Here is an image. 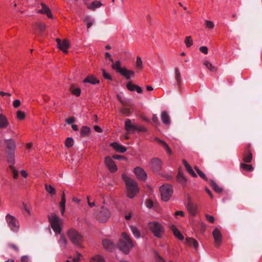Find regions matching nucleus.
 <instances>
[{
    "instance_id": "obj_1",
    "label": "nucleus",
    "mask_w": 262,
    "mask_h": 262,
    "mask_svg": "<svg viewBox=\"0 0 262 262\" xmlns=\"http://www.w3.org/2000/svg\"><path fill=\"white\" fill-rule=\"evenodd\" d=\"M122 178L125 183L127 197L130 199L134 198L140 191L138 183L135 180L125 174L122 175Z\"/></svg>"
},
{
    "instance_id": "obj_2",
    "label": "nucleus",
    "mask_w": 262,
    "mask_h": 262,
    "mask_svg": "<svg viewBox=\"0 0 262 262\" xmlns=\"http://www.w3.org/2000/svg\"><path fill=\"white\" fill-rule=\"evenodd\" d=\"M118 246L120 250L122 251L125 254H128L134 244L129 235L125 232H123L121 234V238L120 239Z\"/></svg>"
},
{
    "instance_id": "obj_3",
    "label": "nucleus",
    "mask_w": 262,
    "mask_h": 262,
    "mask_svg": "<svg viewBox=\"0 0 262 262\" xmlns=\"http://www.w3.org/2000/svg\"><path fill=\"white\" fill-rule=\"evenodd\" d=\"M147 226L154 236L158 238H161L164 236L165 229L159 222L156 221L149 222L147 224Z\"/></svg>"
},
{
    "instance_id": "obj_4",
    "label": "nucleus",
    "mask_w": 262,
    "mask_h": 262,
    "mask_svg": "<svg viewBox=\"0 0 262 262\" xmlns=\"http://www.w3.org/2000/svg\"><path fill=\"white\" fill-rule=\"evenodd\" d=\"M49 220L51 226L56 234H60L62 226V220L56 214L52 213L49 215Z\"/></svg>"
},
{
    "instance_id": "obj_5",
    "label": "nucleus",
    "mask_w": 262,
    "mask_h": 262,
    "mask_svg": "<svg viewBox=\"0 0 262 262\" xmlns=\"http://www.w3.org/2000/svg\"><path fill=\"white\" fill-rule=\"evenodd\" d=\"M161 199L163 201L167 202L173 194V189L171 185L169 184L163 185L160 188Z\"/></svg>"
},
{
    "instance_id": "obj_6",
    "label": "nucleus",
    "mask_w": 262,
    "mask_h": 262,
    "mask_svg": "<svg viewBox=\"0 0 262 262\" xmlns=\"http://www.w3.org/2000/svg\"><path fill=\"white\" fill-rule=\"evenodd\" d=\"M6 220L8 227L12 231L17 232L18 230L19 224L16 217L12 215L8 214L6 216Z\"/></svg>"
},
{
    "instance_id": "obj_7",
    "label": "nucleus",
    "mask_w": 262,
    "mask_h": 262,
    "mask_svg": "<svg viewBox=\"0 0 262 262\" xmlns=\"http://www.w3.org/2000/svg\"><path fill=\"white\" fill-rule=\"evenodd\" d=\"M68 236L72 243L75 245L79 244L82 241V235L74 229H71L68 231Z\"/></svg>"
},
{
    "instance_id": "obj_8",
    "label": "nucleus",
    "mask_w": 262,
    "mask_h": 262,
    "mask_svg": "<svg viewBox=\"0 0 262 262\" xmlns=\"http://www.w3.org/2000/svg\"><path fill=\"white\" fill-rule=\"evenodd\" d=\"M6 143L7 144V148L10 151L9 153L10 160H9V162H11L12 164H14L13 151L15 148V142L13 139H11L6 140Z\"/></svg>"
},
{
    "instance_id": "obj_9",
    "label": "nucleus",
    "mask_w": 262,
    "mask_h": 262,
    "mask_svg": "<svg viewBox=\"0 0 262 262\" xmlns=\"http://www.w3.org/2000/svg\"><path fill=\"white\" fill-rule=\"evenodd\" d=\"M162 162L158 158H154L150 161V167L153 171H158L162 167Z\"/></svg>"
},
{
    "instance_id": "obj_10",
    "label": "nucleus",
    "mask_w": 262,
    "mask_h": 262,
    "mask_svg": "<svg viewBox=\"0 0 262 262\" xmlns=\"http://www.w3.org/2000/svg\"><path fill=\"white\" fill-rule=\"evenodd\" d=\"M56 41L57 43L58 48L63 53H67L68 49L70 47L69 41L66 39L61 41L59 38H57Z\"/></svg>"
},
{
    "instance_id": "obj_11",
    "label": "nucleus",
    "mask_w": 262,
    "mask_h": 262,
    "mask_svg": "<svg viewBox=\"0 0 262 262\" xmlns=\"http://www.w3.org/2000/svg\"><path fill=\"white\" fill-rule=\"evenodd\" d=\"M215 246L218 247L221 245L222 242V235L221 231L217 228H215L212 232Z\"/></svg>"
},
{
    "instance_id": "obj_12",
    "label": "nucleus",
    "mask_w": 262,
    "mask_h": 262,
    "mask_svg": "<svg viewBox=\"0 0 262 262\" xmlns=\"http://www.w3.org/2000/svg\"><path fill=\"white\" fill-rule=\"evenodd\" d=\"M104 162L106 166L111 172H113L117 171V167L110 157H106L104 159Z\"/></svg>"
},
{
    "instance_id": "obj_13",
    "label": "nucleus",
    "mask_w": 262,
    "mask_h": 262,
    "mask_svg": "<svg viewBox=\"0 0 262 262\" xmlns=\"http://www.w3.org/2000/svg\"><path fill=\"white\" fill-rule=\"evenodd\" d=\"M110 217V212L109 210L107 209L102 208L99 214L98 219L100 222L105 223L108 221Z\"/></svg>"
},
{
    "instance_id": "obj_14",
    "label": "nucleus",
    "mask_w": 262,
    "mask_h": 262,
    "mask_svg": "<svg viewBox=\"0 0 262 262\" xmlns=\"http://www.w3.org/2000/svg\"><path fill=\"white\" fill-rule=\"evenodd\" d=\"M134 172L139 179L142 181L146 180L147 178V174L142 168L140 167H137L134 168Z\"/></svg>"
},
{
    "instance_id": "obj_15",
    "label": "nucleus",
    "mask_w": 262,
    "mask_h": 262,
    "mask_svg": "<svg viewBox=\"0 0 262 262\" xmlns=\"http://www.w3.org/2000/svg\"><path fill=\"white\" fill-rule=\"evenodd\" d=\"M155 140L159 143V145L166 151L168 155H171L172 154V151L170 147L164 140H161L158 138H156Z\"/></svg>"
},
{
    "instance_id": "obj_16",
    "label": "nucleus",
    "mask_w": 262,
    "mask_h": 262,
    "mask_svg": "<svg viewBox=\"0 0 262 262\" xmlns=\"http://www.w3.org/2000/svg\"><path fill=\"white\" fill-rule=\"evenodd\" d=\"M41 6L42 8L38 11V13L40 14H46L49 18H52L53 15L49 8L43 3H41Z\"/></svg>"
},
{
    "instance_id": "obj_17",
    "label": "nucleus",
    "mask_w": 262,
    "mask_h": 262,
    "mask_svg": "<svg viewBox=\"0 0 262 262\" xmlns=\"http://www.w3.org/2000/svg\"><path fill=\"white\" fill-rule=\"evenodd\" d=\"M137 125L132 123L130 119H127L125 122V129L128 133H133L136 130Z\"/></svg>"
},
{
    "instance_id": "obj_18",
    "label": "nucleus",
    "mask_w": 262,
    "mask_h": 262,
    "mask_svg": "<svg viewBox=\"0 0 262 262\" xmlns=\"http://www.w3.org/2000/svg\"><path fill=\"white\" fill-rule=\"evenodd\" d=\"M126 88L130 91H136L139 94H142L143 93V90L140 86L133 84L131 82H129L127 83Z\"/></svg>"
},
{
    "instance_id": "obj_19",
    "label": "nucleus",
    "mask_w": 262,
    "mask_h": 262,
    "mask_svg": "<svg viewBox=\"0 0 262 262\" xmlns=\"http://www.w3.org/2000/svg\"><path fill=\"white\" fill-rule=\"evenodd\" d=\"M102 244L104 248L108 251H112L116 247L115 244L113 242L107 239H104L102 241Z\"/></svg>"
},
{
    "instance_id": "obj_20",
    "label": "nucleus",
    "mask_w": 262,
    "mask_h": 262,
    "mask_svg": "<svg viewBox=\"0 0 262 262\" xmlns=\"http://www.w3.org/2000/svg\"><path fill=\"white\" fill-rule=\"evenodd\" d=\"M110 146H112L116 151L121 153H124L127 150L125 147L119 144L117 142L112 143L110 144Z\"/></svg>"
},
{
    "instance_id": "obj_21",
    "label": "nucleus",
    "mask_w": 262,
    "mask_h": 262,
    "mask_svg": "<svg viewBox=\"0 0 262 262\" xmlns=\"http://www.w3.org/2000/svg\"><path fill=\"white\" fill-rule=\"evenodd\" d=\"M86 5L87 8L92 11H95L97 8H99L103 5V4L100 2V1H94L92 2L91 4H86Z\"/></svg>"
},
{
    "instance_id": "obj_22",
    "label": "nucleus",
    "mask_w": 262,
    "mask_h": 262,
    "mask_svg": "<svg viewBox=\"0 0 262 262\" xmlns=\"http://www.w3.org/2000/svg\"><path fill=\"white\" fill-rule=\"evenodd\" d=\"M120 73L127 79L134 77L135 76V73L134 71L128 70L125 68H123Z\"/></svg>"
},
{
    "instance_id": "obj_23",
    "label": "nucleus",
    "mask_w": 262,
    "mask_h": 262,
    "mask_svg": "<svg viewBox=\"0 0 262 262\" xmlns=\"http://www.w3.org/2000/svg\"><path fill=\"white\" fill-rule=\"evenodd\" d=\"M83 21L86 25L87 31H89L90 28L93 25L94 23V19H92L90 15H86L84 17Z\"/></svg>"
},
{
    "instance_id": "obj_24",
    "label": "nucleus",
    "mask_w": 262,
    "mask_h": 262,
    "mask_svg": "<svg viewBox=\"0 0 262 262\" xmlns=\"http://www.w3.org/2000/svg\"><path fill=\"white\" fill-rule=\"evenodd\" d=\"M161 118L162 122L165 125H169L170 123V119L169 115L166 111L161 113Z\"/></svg>"
},
{
    "instance_id": "obj_25",
    "label": "nucleus",
    "mask_w": 262,
    "mask_h": 262,
    "mask_svg": "<svg viewBox=\"0 0 262 262\" xmlns=\"http://www.w3.org/2000/svg\"><path fill=\"white\" fill-rule=\"evenodd\" d=\"M171 230L172 231L174 236L179 239L182 240L184 239V236L179 231V230L174 225H171L170 227Z\"/></svg>"
},
{
    "instance_id": "obj_26",
    "label": "nucleus",
    "mask_w": 262,
    "mask_h": 262,
    "mask_svg": "<svg viewBox=\"0 0 262 262\" xmlns=\"http://www.w3.org/2000/svg\"><path fill=\"white\" fill-rule=\"evenodd\" d=\"M9 125L6 117L3 114H0V128H5Z\"/></svg>"
},
{
    "instance_id": "obj_27",
    "label": "nucleus",
    "mask_w": 262,
    "mask_h": 262,
    "mask_svg": "<svg viewBox=\"0 0 262 262\" xmlns=\"http://www.w3.org/2000/svg\"><path fill=\"white\" fill-rule=\"evenodd\" d=\"M83 82L90 83L93 84H97L99 83V80L96 78L93 75H90L88 76L84 80Z\"/></svg>"
},
{
    "instance_id": "obj_28",
    "label": "nucleus",
    "mask_w": 262,
    "mask_h": 262,
    "mask_svg": "<svg viewBox=\"0 0 262 262\" xmlns=\"http://www.w3.org/2000/svg\"><path fill=\"white\" fill-rule=\"evenodd\" d=\"M60 238L58 241V244L61 248H65L67 245L68 241L62 234H60Z\"/></svg>"
},
{
    "instance_id": "obj_29",
    "label": "nucleus",
    "mask_w": 262,
    "mask_h": 262,
    "mask_svg": "<svg viewBox=\"0 0 262 262\" xmlns=\"http://www.w3.org/2000/svg\"><path fill=\"white\" fill-rule=\"evenodd\" d=\"M182 162L184 164V166L185 167L187 171L188 172V173L191 174L193 177H196L197 175L196 173L194 172L192 168L191 167V166L189 165V164L187 162V161L185 160H183Z\"/></svg>"
},
{
    "instance_id": "obj_30",
    "label": "nucleus",
    "mask_w": 262,
    "mask_h": 262,
    "mask_svg": "<svg viewBox=\"0 0 262 262\" xmlns=\"http://www.w3.org/2000/svg\"><path fill=\"white\" fill-rule=\"evenodd\" d=\"M177 181L183 185H185L187 183V179L184 176L183 173L179 171L177 177Z\"/></svg>"
},
{
    "instance_id": "obj_31",
    "label": "nucleus",
    "mask_w": 262,
    "mask_h": 262,
    "mask_svg": "<svg viewBox=\"0 0 262 262\" xmlns=\"http://www.w3.org/2000/svg\"><path fill=\"white\" fill-rule=\"evenodd\" d=\"M250 145L248 147V150L247 152L244 155L243 157V161L246 163H250L252 160L253 155L251 151H250L248 149Z\"/></svg>"
},
{
    "instance_id": "obj_32",
    "label": "nucleus",
    "mask_w": 262,
    "mask_h": 262,
    "mask_svg": "<svg viewBox=\"0 0 262 262\" xmlns=\"http://www.w3.org/2000/svg\"><path fill=\"white\" fill-rule=\"evenodd\" d=\"M174 71L175 79L178 84L179 85L181 82V74L180 70L178 67H176L174 69Z\"/></svg>"
},
{
    "instance_id": "obj_33",
    "label": "nucleus",
    "mask_w": 262,
    "mask_h": 262,
    "mask_svg": "<svg viewBox=\"0 0 262 262\" xmlns=\"http://www.w3.org/2000/svg\"><path fill=\"white\" fill-rule=\"evenodd\" d=\"M91 133V128L86 126H83L80 129V134L83 137L88 136Z\"/></svg>"
},
{
    "instance_id": "obj_34",
    "label": "nucleus",
    "mask_w": 262,
    "mask_h": 262,
    "mask_svg": "<svg viewBox=\"0 0 262 262\" xmlns=\"http://www.w3.org/2000/svg\"><path fill=\"white\" fill-rule=\"evenodd\" d=\"M186 243L189 246H192L194 248H197L199 246L198 242L193 238H186Z\"/></svg>"
},
{
    "instance_id": "obj_35",
    "label": "nucleus",
    "mask_w": 262,
    "mask_h": 262,
    "mask_svg": "<svg viewBox=\"0 0 262 262\" xmlns=\"http://www.w3.org/2000/svg\"><path fill=\"white\" fill-rule=\"evenodd\" d=\"M90 262H105V260L102 256L96 255L91 258Z\"/></svg>"
},
{
    "instance_id": "obj_36",
    "label": "nucleus",
    "mask_w": 262,
    "mask_h": 262,
    "mask_svg": "<svg viewBox=\"0 0 262 262\" xmlns=\"http://www.w3.org/2000/svg\"><path fill=\"white\" fill-rule=\"evenodd\" d=\"M210 184L215 192L217 193H221L222 191V188L219 187L217 184L213 180H210Z\"/></svg>"
},
{
    "instance_id": "obj_37",
    "label": "nucleus",
    "mask_w": 262,
    "mask_h": 262,
    "mask_svg": "<svg viewBox=\"0 0 262 262\" xmlns=\"http://www.w3.org/2000/svg\"><path fill=\"white\" fill-rule=\"evenodd\" d=\"M131 231L133 234V235L137 238H139L140 237V232L139 230L135 226H130Z\"/></svg>"
},
{
    "instance_id": "obj_38",
    "label": "nucleus",
    "mask_w": 262,
    "mask_h": 262,
    "mask_svg": "<svg viewBox=\"0 0 262 262\" xmlns=\"http://www.w3.org/2000/svg\"><path fill=\"white\" fill-rule=\"evenodd\" d=\"M112 68L115 70H116L118 72L120 73L121 70H122L123 68L120 67V61H117L115 63H113L112 65Z\"/></svg>"
},
{
    "instance_id": "obj_39",
    "label": "nucleus",
    "mask_w": 262,
    "mask_h": 262,
    "mask_svg": "<svg viewBox=\"0 0 262 262\" xmlns=\"http://www.w3.org/2000/svg\"><path fill=\"white\" fill-rule=\"evenodd\" d=\"M187 209L189 213L193 216L195 215L196 212V207L191 204L188 205Z\"/></svg>"
},
{
    "instance_id": "obj_40",
    "label": "nucleus",
    "mask_w": 262,
    "mask_h": 262,
    "mask_svg": "<svg viewBox=\"0 0 262 262\" xmlns=\"http://www.w3.org/2000/svg\"><path fill=\"white\" fill-rule=\"evenodd\" d=\"M185 44L187 48L190 47L193 45V40L191 36H187L184 40Z\"/></svg>"
},
{
    "instance_id": "obj_41",
    "label": "nucleus",
    "mask_w": 262,
    "mask_h": 262,
    "mask_svg": "<svg viewBox=\"0 0 262 262\" xmlns=\"http://www.w3.org/2000/svg\"><path fill=\"white\" fill-rule=\"evenodd\" d=\"M241 167L244 170L248 171H251L254 169L252 165L247 164L245 163L241 164Z\"/></svg>"
},
{
    "instance_id": "obj_42",
    "label": "nucleus",
    "mask_w": 262,
    "mask_h": 262,
    "mask_svg": "<svg viewBox=\"0 0 262 262\" xmlns=\"http://www.w3.org/2000/svg\"><path fill=\"white\" fill-rule=\"evenodd\" d=\"M204 65L210 71L213 72L216 70V68L208 61L205 60Z\"/></svg>"
},
{
    "instance_id": "obj_43",
    "label": "nucleus",
    "mask_w": 262,
    "mask_h": 262,
    "mask_svg": "<svg viewBox=\"0 0 262 262\" xmlns=\"http://www.w3.org/2000/svg\"><path fill=\"white\" fill-rule=\"evenodd\" d=\"M74 144V140L72 138L69 137L65 141V146L68 148H70Z\"/></svg>"
},
{
    "instance_id": "obj_44",
    "label": "nucleus",
    "mask_w": 262,
    "mask_h": 262,
    "mask_svg": "<svg viewBox=\"0 0 262 262\" xmlns=\"http://www.w3.org/2000/svg\"><path fill=\"white\" fill-rule=\"evenodd\" d=\"M136 67L138 70H141L143 68V62L141 58L139 56L137 57Z\"/></svg>"
},
{
    "instance_id": "obj_45",
    "label": "nucleus",
    "mask_w": 262,
    "mask_h": 262,
    "mask_svg": "<svg viewBox=\"0 0 262 262\" xmlns=\"http://www.w3.org/2000/svg\"><path fill=\"white\" fill-rule=\"evenodd\" d=\"M46 189L51 194H55L56 193L55 188L51 185H46Z\"/></svg>"
},
{
    "instance_id": "obj_46",
    "label": "nucleus",
    "mask_w": 262,
    "mask_h": 262,
    "mask_svg": "<svg viewBox=\"0 0 262 262\" xmlns=\"http://www.w3.org/2000/svg\"><path fill=\"white\" fill-rule=\"evenodd\" d=\"M82 258L83 255L80 253H77V256L73 258L72 261L73 262H79Z\"/></svg>"
},
{
    "instance_id": "obj_47",
    "label": "nucleus",
    "mask_w": 262,
    "mask_h": 262,
    "mask_svg": "<svg viewBox=\"0 0 262 262\" xmlns=\"http://www.w3.org/2000/svg\"><path fill=\"white\" fill-rule=\"evenodd\" d=\"M71 92L73 94L76 96H79L81 94V90L79 88H72Z\"/></svg>"
},
{
    "instance_id": "obj_48",
    "label": "nucleus",
    "mask_w": 262,
    "mask_h": 262,
    "mask_svg": "<svg viewBox=\"0 0 262 262\" xmlns=\"http://www.w3.org/2000/svg\"><path fill=\"white\" fill-rule=\"evenodd\" d=\"M17 117L19 120H23L25 118V114L20 111H18L16 113Z\"/></svg>"
},
{
    "instance_id": "obj_49",
    "label": "nucleus",
    "mask_w": 262,
    "mask_h": 262,
    "mask_svg": "<svg viewBox=\"0 0 262 262\" xmlns=\"http://www.w3.org/2000/svg\"><path fill=\"white\" fill-rule=\"evenodd\" d=\"M66 206V196L64 193H63L61 197V200L60 203V208H65Z\"/></svg>"
},
{
    "instance_id": "obj_50",
    "label": "nucleus",
    "mask_w": 262,
    "mask_h": 262,
    "mask_svg": "<svg viewBox=\"0 0 262 262\" xmlns=\"http://www.w3.org/2000/svg\"><path fill=\"white\" fill-rule=\"evenodd\" d=\"M102 71L103 76L105 79L108 80H112V77L107 72H106L104 69H103Z\"/></svg>"
},
{
    "instance_id": "obj_51",
    "label": "nucleus",
    "mask_w": 262,
    "mask_h": 262,
    "mask_svg": "<svg viewBox=\"0 0 262 262\" xmlns=\"http://www.w3.org/2000/svg\"><path fill=\"white\" fill-rule=\"evenodd\" d=\"M206 24L207 27L209 29H213L214 27V24L212 21L206 20Z\"/></svg>"
},
{
    "instance_id": "obj_52",
    "label": "nucleus",
    "mask_w": 262,
    "mask_h": 262,
    "mask_svg": "<svg viewBox=\"0 0 262 262\" xmlns=\"http://www.w3.org/2000/svg\"><path fill=\"white\" fill-rule=\"evenodd\" d=\"M200 51L205 54H208V48L206 46H202V47H201L199 49Z\"/></svg>"
},
{
    "instance_id": "obj_53",
    "label": "nucleus",
    "mask_w": 262,
    "mask_h": 262,
    "mask_svg": "<svg viewBox=\"0 0 262 262\" xmlns=\"http://www.w3.org/2000/svg\"><path fill=\"white\" fill-rule=\"evenodd\" d=\"M206 220L211 223H213L214 222V219L213 216L206 214Z\"/></svg>"
},
{
    "instance_id": "obj_54",
    "label": "nucleus",
    "mask_w": 262,
    "mask_h": 262,
    "mask_svg": "<svg viewBox=\"0 0 262 262\" xmlns=\"http://www.w3.org/2000/svg\"><path fill=\"white\" fill-rule=\"evenodd\" d=\"M138 132H145L147 131V129L143 126H137V128L136 130Z\"/></svg>"
},
{
    "instance_id": "obj_55",
    "label": "nucleus",
    "mask_w": 262,
    "mask_h": 262,
    "mask_svg": "<svg viewBox=\"0 0 262 262\" xmlns=\"http://www.w3.org/2000/svg\"><path fill=\"white\" fill-rule=\"evenodd\" d=\"M146 206L148 208H151L153 206V203L151 200H147L145 202Z\"/></svg>"
},
{
    "instance_id": "obj_56",
    "label": "nucleus",
    "mask_w": 262,
    "mask_h": 262,
    "mask_svg": "<svg viewBox=\"0 0 262 262\" xmlns=\"http://www.w3.org/2000/svg\"><path fill=\"white\" fill-rule=\"evenodd\" d=\"M21 262H29L30 258L27 255L23 256L20 258Z\"/></svg>"
},
{
    "instance_id": "obj_57",
    "label": "nucleus",
    "mask_w": 262,
    "mask_h": 262,
    "mask_svg": "<svg viewBox=\"0 0 262 262\" xmlns=\"http://www.w3.org/2000/svg\"><path fill=\"white\" fill-rule=\"evenodd\" d=\"M20 105V101L18 99L15 100L13 102V106L15 108H17Z\"/></svg>"
},
{
    "instance_id": "obj_58",
    "label": "nucleus",
    "mask_w": 262,
    "mask_h": 262,
    "mask_svg": "<svg viewBox=\"0 0 262 262\" xmlns=\"http://www.w3.org/2000/svg\"><path fill=\"white\" fill-rule=\"evenodd\" d=\"M197 172L199 174V175L203 179L206 180V177L204 172H203L202 171H201L200 169H197Z\"/></svg>"
},
{
    "instance_id": "obj_59",
    "label": "nucleus",
    "mask_w": 262,
    "mask_h": 262,
    "mask_svg": "<svg viewBox=\"0 0 262 262\" xmlns=\"http://www.w3.org/2000/svg\"><path fill=\"white\" fill-rule=\"evenodd\" d=\"M75 118L74 117H70L66 120V122L69 124H72L75 121Z\"/></svg>"
},
{
    "instance_id": "obj_60",
    "label": "nucleus",
    "mask_w": 262,
    "mask_h": 262,
    "mask_svg": "<svg viewBox=\"0 0 262 262\" xmlns=\"http://www.w3.org/2000/svg\"><path fill=\"white\" fill-rule=\"evenodd\" d=\"M38 26L39 29L41 31L43 30H44V29H46V25L45 23H39V24L38 25Z\"/></svg>"
},
{
    "instance_id": "obj_61",
    "label": "nucleus",
    "mask_w": 262,
    "mask_h": 262,
    "mask_svg": "<svg viewBox=\"0 0 262 262\" xmlns=\"http://www.w3.org/2000/svg\"><path fill=\"white\" fill-rule=\"evenodd\" d=\"M94 129L97 133H100L102 132V129H101V128L97 125H95L94 126Z\"/></svg>"
},
{
    "instance_id": "obj_62",
    "label": "nucleus",
    "mask_w": 262,
    "mask_h": 262,
    "mask_svg": "<svg viewBox=\"0 0 262 262\" xmlns=\"http://www.w3.org/2000/svg\"><path fill=\"white\" fill-rule=\"evenodd\" d=\"M152 120L156 123L159 124V122L158 118L156 115L154 114L152 115Z\"/></svg>"
},
{
    "instance_id": "obj_63",
    "label": "nucleus",
    "mask_w": 262,
    "mask_h": 262,
    "mask_svg": "<svg viewBox=\"0 0 262 262\" xmlns=\"http://www.w3.org/2000/svg\"><path fill=\"white\" fill-rule=\"evenodd\" d=\"M87 200H88V204L89 205V206L90 207H93L94 206H95V203L94 202H90V201H89V197H87Z\"/></svg>"
},
{
    "instance_id": "obj_64",
    "label": "nucleus",
    "mask_w": 262,
    "mask_h": 262,
    "mask_svg": "<svg viewBox=\"0 0 262 262\" xmlns=\"http://www.w3.org/2000/svg\"><path fill=\"white\" fill-rule=\"evenodd\" d=\"M9 247L13 248L16 252L18 251V248L16 245L13 244H11L9 245Z\"/></svg>"
}]
</instances>
